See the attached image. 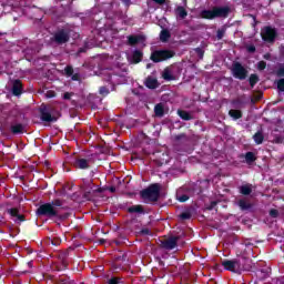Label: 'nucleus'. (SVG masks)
Masks as SVG:
<instances>
[{
  "instance_id": "obj_34",
  "label": "nucleus",
  "mask_w": 284,
  "mask_h": 284,
  "mask_svg": "<svg viewBox=\"0 0 284 284\" xmlns=\"http://www.w3.org/2000/svg\"><path fill=\"white\" fill-rule=\"evenodd\" d=\"M258 81H261V79L258 78V74H256V73H252L248 78V83H250L251 88H254V85H256V83H258Z\"/></svg>"
},
{
  "instance_id": "obj_25",
  "label": "nucleus",
  "mask_w": 284,
  "mask_h": 284,
  "mask_svg": "<svg viewBox=\"0 0 284 284\" xmlns=\"http://www.w3.org/2000/svg\"><path fill=\"white\" fill-rule=\"evenodd\" d=\"M178 116H180L182 121H192L194 119V116H192V114L185 110H178Z\"/></svg>"
},
{
  "instance_id": "obj_52",
  "label": "nucleus",
  "mask_w": 284,
  "mask_h": 284,
  "mask_svg": "<svg viewBox=\"0 0 284 284\" xmlns=\"http://www.w3.org/2000/svg\"><path fill=\"white\" fill-rule=\"evenodd\" d=\"M250 17H252V19H253L252 27H253V28H256V26H258V21L256 20V16L250 14Z\"/></svg>"
},
{
  "instance_id": "obj_8",
  "label": "nucleus",
  "mask_w": 284,
  "mask_h": 284,
  "mask_svg": "<svg viewBox=\"0 0 284 284\" xmlns=\"http://www.w3.org/2000/svg\"><path fill=\"white\" fill-rule=\"evenodd\" d=\"M71 165L72 168H75V170H90L92 165V160L91 159H85L81 156H74L71 159Z\"/></svg>"
},
{
  "instance_id": "obj_6",
  "label": "nucleus",
  "mask_w": 284,
  "mask_h": 284,
  "mask_svg": "<svg viewBox=\"0 0 284 284\" xmlns=\"http://www.w3.org/2000/svg\"><path fill=\"white\" fill-rule=\"evenodd\" d=\"M174 141V150H176V152H187V148H190L192 143V138L185 133H181L175 135Z\"/></svg>"
},
{
  "instance_id": "obj_38",
  "label": "nucleus",
  "mask_w": 284,
  "mask_h": 284,
  "mask_svg": "<svg viewBox=\"0 0 284 284\" xmlns=\"http://www.w3.org/2000/svg\"><path fill=\"white\" fill-rule=\"evenodd\" d=\"M225 31H226L225 28L219 29L216 31V39H217V41H221L223 39V37H225Z\"/></svg>"
},
{
  "instance_id": "obj_47",
  "label": "nucleus",
  "mask_w": 284,
  "mask_h": 284,
  "mask_svg": "<svg viewBox=\"0 0 284 284\" xmlns=\"http://www.w3.org/2000/svg\"><path fill=\"white\" fill-rule=\"evenodd\" d=\"M216 205H219V202L217 201H212L207 206H206V210L209 212H212V210H214V207H216Z\"/></svg>"
},
{
  "instance_id": "obj_33",
  "label": "nucleus",
  "mask_w": 284,
  "mask_h": 284,
  "mask_svg": "<svg viewBox=\"0 0 284 284\" xmlns=\"http://www.w3.org/2000/svg\"><path fill=\"white\" fill-rule=\"evenodd\" d=\"M254 161H256V154H254V152H251V151L246 152L245 162L247 163V165H252Z\"/></svg>"
},
{
  "instance_id": "obj_29",
  "label": "nucleus",
  "mask_w": 284,
  "mask_h": 284,
  "mask_svg": "<svg viewBox=\"0 0 284 284\" xmlns=\"http://www.w3.org/2000/svg\"><path fill=\"white\" fill-rule=\"evenodd\" d=\"M142 40H143V36H129L128 37V43L130 45H136V44L141 43Z\"/></svg>"
},
{
  "instance_id": "obj_27",
  "label": "nucleus",
  "mask_w": 284,
  "mask_h": 284,
  "mask_svg": "<svg viewBox=\"0 0 284 284\" xmlns=\"http://www.w3.org/2000/svg\"><path fill=\"white\" fill-rule=\"evenodd\" d=\"M55 283L74 284V280L70 278V276H68V275H60L58 278H55Z\"/></svg>"
},
{
  "instance_id": "obj_10",
  "label": "nucleus",
  "mask_w": 284,
  "mask_h": 284,
  "mask_svg": "<svg viewBox=\"0 0 284 284\" xmlns=\"http://www.w3.org/2000/svg\"><path fill=\"white\" fill-rule=\"evenodd\" d=\"M52 41L58 45H63L70 41V29H59L52 38Z\"/></svg>"
},
{
  "instance_id": "obj_15",
  "label": "nucleus",
  "mask_w": 284,
  "mask_h": 284,
  "mask_svg": "<svg viewBox=\"0 0 284 284\" xmlns=\"http://www.w3.org/2000/svg\"><path fill=\"white\" fill-rule=\"evenodd\" d=\"M145 88L149 90H156L159 88L160 83L159 80L152 75H149L144 81Z\"/></svg>"
},
{
  "instance_id": "obj_24",
  "label": "nucleus",
  "mask_w": 284,
  "mask_h": 284,
  "mask_svg": "<svg viewBox=\"0 0 284 284\" xmlns=\"http://www.w3.org/2000/svg\"><path fill=\"white\" fill-rule=\"evenodd\" d=\"M253 141L256 143V145H263V142L265 141V135L263 134V130L257 131L253 135Z\"/></svg>"
},
{
  "instance_id": "obj_48",
  "label": "nucleus",
  "mask_w": 284,
  "mask_h": 284,
  "mask_svg": "<svg viewBox=\"0 0 284 284\" xmlns=\"http://www.w3.org/2000/svg\"><path fill=\"white\" fill-rule=\"evenodd\" d=\"M268 214L272 219H278V210L276 209H272Z\"/></svg>"
},
{
  "instance_id": "obj_28",
  "label": "nucleus",
  "mask_w": 284,
  "mask_h": 284,
  "mask_svg": "<svg viewBox=\"0 0 284 284\" xmlns=\"http://www.w3.org/2000/svg\"><path fill=\"white\" fill-rule=\"evenodd\" d=\"M175 17H178L179 19H185V17H187V10H185V7H176Z\"/></svg>"
},
{
  "instance_id": "obj_39",
  "label": "nucleus",
  "mask_w": 284,
  "mask_h": 284,
  "mask_svg": "<svg viewBox=\"0 0 284 284\" xmlns=\"http://www.w3.org/2000/svg\"><path fill=\"white\" fill-rule=\"evenodd\" d=\"M276 77H280V79H283L284 77V64H280L278 69L275 71Z\"/></svg>"
},
{
  "instance_id": "obj_7",
  "label": "nucleus",
  "mask_w": 284,
  "mask_h": 284,
  "mask_svg": "<svg viewBox=\"0 0 284 284\" xmlns=\"http://www.w3.org/2000/svg\"><path fill=\"white\" fill-rule=\"evenodd\" d=\"M231 72L234 79H239V81H245L247 79L248 71L241 62H233Z\"/></svg>"
},
{
  "instance_id": "obj_42",
  "label": "nucleus",
  "mask_w": 284,
  "mask_h": 284,
  "mask_svg": "<svg viewBox=\"0 0 284 284\" xmlns=\"http://www.w3.org/2000/svg\"><path fill=\"white\" fill-rule=\"evenodd\" d=\"M178 201L180 203H185L186 201H190V195L187 194L178 195Z\"/></svg>"
},
{
  "instance_id": "obj_35",
  "label": "nucleus",
  "mask_w": 284,
  "mask_h": 284,
  "mask_svg": "<svg viewBox=\"0 0 284 284\" xmlns=\"http://www.w3.org/2000/svg\"><path fill=\"white\" fill-rule=\"evenodd\" d=\"M123 281L119 276H112L111 278L108 280V284H122Z\"/></svg>"
},
{
  "instance_id": "obj_56",
  "label": "nucleus",
  "mask_w": 284,
  "mask_h": 284,
  "mask_svg": "<svg viewBox=\"0 0 284 284\" xmlns=\"http://www.w3.org/2000/svg\"><path fill=\"white\" fill-rule=\"evenodd\" d=\"M94 192H97L98 194H103V192H105V189L98 187Z\"/></svg>"
},
{
  "instance_id": "obj_32",
  "label": "nucleus",
  "mask_w": 284,
  "mask_h": 284,
  "mask_svg": "<svg viewBox=\"0 0 284 284\" xmlns=\"http://www.w3.org/2000/svg\"><path fill=\"white\" fill-rule=\"evenodd\" d=\"M0 132L2 136H6V139H10V128H8V122L0 124Z\"/></svg>"
},
{
  "instance_id": "obj_50",
  "label": "nucleus",
  "mask_w": 284,
  "mask_h": 284,
  "mask_svg": "<svg viewBox=\"0 0 284 284\" xmlns=\"http://www.w3.org/2000/svg\"><path fill=\"white\" fill-rule=\"evenodd\" d=\"M100 94H110V89H108L106 87H100L99 90Z\"/></svg>"
},
{
  "instance_id": "obj_53",
  "label": "nucleus",
  "mask_w": 284,
  "mask_h": 284,
  "mask_svg": "<svg viewBox=\"0 0 284 284\" xmlns=\"http://www.w3.org/2000/svg\"><path fill=\"white\" fill-rule=\"evenodd\" d=\"M16 219H18V221H20V223H23V221H26V215H21L18 213Z\"/></svg>"
},
{
  "instance_id": "obj_55",
  "label": "nucleus",
  "mask_w": 284,
  "mask_h": 284,
  "mask_svg": "<svg viewBox=\"0 0 284 284\" xmlns=\"http://www.w3.org/2000/svg\"><path fill=\"white\" fill-rule=\"evenodd\" d=\"M72 81H79V73H73L71 75Z\"/></svg>"
},
{
  "instance_id": "obj_58",
  "label": "nucleus",
  "mask_w": 284,
  "mask_h": 284,
  "mask_svg": "<svg viewBox=\"0 0 284 284\" xmlns=\"http://www.w3.org/2000/svg\"><path fill=\"white\" fill-rule=\"evenodd\" d=\"M106 190H109V192H111L112 194H114V192H116L115 186H109Z\"/></svg>"
},
{
  "instance_id": "obj_36",
  "label": "nucleus",
  "mask_w": 284,
  "mask_h": 284,
  "mask_svg": "<svg viewBox=\"0 0 284 284\" xmlns=\"http://www.w3.org/2000/svg\"><path fill=\"white\" fill-rule=\"evenodd\" d=\"M180 219H181L182 221H190V219H192V213L189 212V211L182 212V213L180 214Z\"/></svg>"
},
{
  "instance_id": "obj_61",
  "label": "nucleus",
  "mask_w": 284,
  "mask_h": 284,
  "mask_svg": "<svg viewBox=\"0 0 284 284\" xmlns=\"http://www.w3.org/2000/svg\"><path fill=\"white\" fill-rule=\"evenodd\" d=\"M88 194H90V192H85V193H84V196H88Z\"/></svg>"
},
{
  "instance_id": "obj_13",
  "label": "nucleus",
  "mask_w": 284,
  "mask_h": 284,
  "mask_svg": "<svg viewBox=\"0 0 284 284\" xmlns=\"http://www.w3.org/2000/svg\"><path fill=\"white\" fill-rule=\"evenodd\" d=\"M176 245H179V236H170L161 242V247L163 250H174Z\"/></svg>"
},
{
  "instance_id": "obj_30",
  "label": "nucleus",
  "mask_w": 284,
  "mask_h": 284,
  "mask_svg": "<svg viewBox=\"0 0 284 284\" xmlns=\"http://www.w3.org/2000/svg\"><path fill=\"white\" fill-rule=\"evenodd\" d=\"M162 78L164 81H174L176 79L174 74H172V70L170 68H165L164 71L162 72Z\"/></svg>"
},
{
  "instance_id": "obj_45",
  "label": "nucleus",
  "mask_w": 284,
  "mask_h": 284,
  "mask_svg": "<svg viewBox=\"0 0 284 284\" xmlns=\"http://www.w3.org/2000/svg\"><path fill=\"white\" fill-rule=\"evenodd\" d=\"M140 234L142 235V236H152V231H150V229H142L141 231H140Z\"/></svg>"
},
{
  "instance_id": "obj_21",
  "label": "nucleus",
  "mask_w": 284,
  "mask_h": 284,
  "mask_svg": "<svg viewBox=\"0 0 284 284\" xmlns=\"http://www.w3.org/2000/svg\"><path fill=\"white\" fill-rule=\"evenodd\" d=\"M245 100H244V97H240V98H236V99H233L231 101V104L236 109V110H241V108H245Z\"/></svg>"
},
{
  "instance_id": "obj_19",
  "label": "nucleus",
  "mask_w": 284,
  "mask_h": 284,
  "mask_svg": "<svg viewBox=\"0 0 284 284\" xmlns=\"http://www.w3.org/2000/svg\"><path fill=\"white\" fill-rule=\"evenodd\" d=\"M154 114L158 119H163L165 116V105L163 103L155 104Z\"/></svg>"
},
{
  "instance_id": "obj_46",
  "label": "nucleus",
  "mask_w": 284,
  "mask_h": 284,
  "mask_svg": "<svg viewBox=\"0 0 284 284\" xmlns=\"http://www.w3.org/2000/svg\"><path fill=\"white\" fill-rule=\"evenodd\" d=\"M246 52L254 54V52H256V47L254 44L246 45Z\"/></svg>"
},
{
  "instance_id": "obj_49",
  "label": "nucleus",
  "mask_w": 284,
  "mask_h": 284,
  "mask_svg": "<svg viewBox=\"0 0 284 284\" xmlns=\"http://www.w3.org/2000/svg\"><path fill=\"white\" fill-rule=\"evenodd\" d=\"M128 241V237L123 236L114 241L115 245H123Z\"/></svg>"
},
{
  "instance_id": "obj_26",
  "label": "nucleus",
  "mask_w": 284,
  "mask_h": 284,
  "mask_svg": "<svg viewBox=\"0 0 284 284\" xmlns=\"http://www.w3.org/2000/svg\"><path fill=\"white\" fill-rule=\"evenodd\" d=\"M171 37H172V33H170V30H168V29H163L160 32V41H162V43H168V41H170Z\"/></svg>"
},
{
  "instance_id": "obj_59",
  "label": "nucleus",
  "mask_w": 284,
  "mask_h": 284,
  "mask_svg": "<svg viewBox=\"0 0 284 284\" xmlns=\"http://www.w3.org/2000/svg\"><path fill=\"white\" fill-rule=\"evenodd\" d=\"M275 143H283V138L282 136L275 138Z\"/></svg>"
},
{
  "instance_id": "obj_40",
  "label": "nucleus",
  "mask_w": 284,
  "mask_h": 284,
  "mask_svg": "<svg viewBox=\"0 0 284 284\" xmlns=\"http://www.w3.org/2000/svg\"><path fill=\"white\" fill-rule=\"evenodd\" d=\"M8 214H10V216H13L17 219V216H19V209L17 207H11V209H8Z\"/></svg>"
},
{
  "instance_id": "obj_31",
  "label": "nucleus",
  "mask_w": 284,
  "mask_h": 284,
  "mask_svg": "<svg viewBox=\"0 0 284 284\" xmlns=\"http://www.w3.org/2000/svg\"><path fill=\"white\" fill-rule=\"evenodd\" d=\"M240 194L243 196H250V194H252V184H244L240 186Z\"/></svg>"
},
{
  "instance_id": "obj_4",
  "label": "nucleus",
  "mask_w": 284,
  "mask_h": 284,
  "mask_svg": "<svg viewBox=\"0 0 284 284\" xmlns=\"http://www.w3.org/2000/svg\"><path fill=\"white\" fill-rule=\"evenodd\" d=\"M174 57H176V52L169 49H160L153 51L150 55V59L153 63H163V61L174 59Z\"/></svg>"
},
{
  "instance_id": "obj_18",
  "label": "nucleus",
  "mask_w": 284,
  "mask_h": 284,
  "mask_svg": "<svg viewBox=\"0 0 284 284\" xmlns=\"http://www.w3.org/2000/svg\"><path fill=\"white\" fill-rule=\"evenodd\" d=\"M141 61H143V51L134 50L130 62L136 65L138 63H141Z\"/></svg>"
},
{
  "instance_id": "obj_43",
  "label": "nucleus",
  "mask_w": 284,
  "mask_h": 284,
  "mask_svg": "<svg viewBox=\"0 0 284 284\" xmlns=\"http://www.w3.org/2000/svg\"><path fill=\"white\" fill-rule=\"evenodd\" d=\"M195 54H197L199 59H203L205 55V51L202 48H195Z\"/></svg>"
},
{
  "instance_id": "obj_1",
  "label": "nucleus",
  "mask_w": 284,
  "mask_h": 284,
  "mask_svg": "<svg viewBox=\"0 0 284 284\" xmlns=\"http://www.w3.org/2000/svg\"><path fill=\"white\" fill-rule=\"evenodd\" d=\"M59 210H64L63 207V200L54 199L51 202H47L41 204L36 214L38 216H45L47 219H58L59 221H63V219H68V215H61Z\"/></svg>"
},
{
  "instance_id": "obj_57",
  "label": "nucleus",
  "mask_w": 284,
  "mask_h": 284,
  "mask_svg": "<svg viewBox=\"0 0 284 284\" xmlns=\"http://www.w3.org/2000/svg\"><path fill=\"white\" fill-rule=\"evenodd\" d=\"M48 99H52L55 97L54 92L53 91H49L48 94H47Z\"/></svg>"
},
{
  "instance_id": "obj_51",
  "label": "nucleus",
  "mask_w": 284,
  "mask_h": 284,
  "mask_svg": "<svg viewBox=\"0 0 284 284\" xmlns=\"http://www.w3.org/2000/svg\"><path fill=\"white\" fill-rule=\"evenodd\" d=\"M63 99H64L65 101H70V100L72 99V93L65 92V93L63 94Z\"/></svg>"
},
{
  "instance_id": "obj_3",
  "label": "nucleus",
  "mask_w": 284,
  "mask_h": 284,
  "mask_svg": "<svg viewBox=\"0 0 284 284\" xmlns=\"http://www.w3.org/2000/svg\"><path fill=\"white\" fill-rule=\"evenodd\" d=\"M141 199L143 201H150L151 203H156L159 199L161 197V184L160 183H153L149 185V187L143 189L140 192Z\"/></svg>"
},
{
  "instance_id": "obj_11",
  "label": "nucleus",
  "mask_w": 284,
  "mask_h": 284,
  "mask_svg": "<svg viewBox=\"0 0 284 284\" xmlns=\"http://www.w3.org/2000/svg\"><path fill=\"white\" fill-rule=\"evenodd\" d=\"M237 262L240 265V274H243V272H252V270H254V262L245 254H242L237 258Z\"/></svg>"
},
{
  "instance_id": "obj_23",
  "label": "nucleus",
  "mask_w": 284,
  "mask_h": 284,
  "mask_svg": "<svg viewBox=\"0 0 284 284\" xmlns=\"http://www.w3.org/2000/svg\"><path fill=\"white\" fill-rule=\"evenodd\" d=\"M229 116H231V119H233V121H239V119H243V111H241L239 109H231L229 111Z\"/></svg>"
},
{
  "instance_id": "obj_5",
  "label": "nucleus",
  "mask_w": 284,
  "mask_h": 284,
  "mask_svg": "<svg viewBox=\"0 0 284 284\" xmlns=\"http://www.w3.org/2000/svg\"><path fill=\"white\" fill-rule=\"evenodd\" d=\"M39 114L41 121L44 123H54L57 122V116H54V108L52 104H41L39 108Z\"/></svg>"
},
{
  "instance_id": "obj_22",
  "label": "nucleus",
  "mask_w": 284,
  "mask_h": 284,
  "mask_svg": "<svg viewBox=\"0 0 284 284\" xmlns=\"http://www.w3.org/2000/svg\"><path fill=\"white\" fill-rule=\"evenodd\" d=\"M237 205L242 212H247V210H252V203L247 202L245 199H240L237 201Z\"/></svg>"
},
{
  "instance_id": "obj_2",
  "label": "nucleus",
  "mask_w": 284,
  "mask_h": 284,
  "mask_svg": "<svg viewBox=\"0 0 284 284\" xmlns=\"http://www.w3.org/2000/svg\"><path fill=\"white\" fill-rule=\"evenodd\" d=\"M232 9L230 7H213L212 10L204 9L200 12L201 19L212 21L213 19H227Z\"/></svg>"
},
{
  "instance_id": "obj_14",
  "label": "nucleus",
  "mask_w": 284,
  "mask_h": 284,
  "mask_svg": "<svg viewBox=\"0 0 284 284\" xmlns=\"http://www.w3.org/2000/svg\"><path fill=\"white\" fill-rule=\"evenodd\" d=\"M60 263L55 264L53 266V270L55 272H63L64 270H68V253H62L59 255Z\"/></svg>"
},
{
  "instance_id": "obj_20",
  "label": "nucleus",
  "mask_w": 284,
  "mask_h": 284,
  "mask_svg": "<svg viewBox=\"0 0 284 284\" xmlns=\"http://www.w3.org/2000/svg\"><path fill=\"white\" fill-rule=\"evenodd\" d=\"M129 214H145V210L143 209V205L138 204V205H132L128 207Z\"/></svg>"
},
{
  "instance_id": "obj_9",
  "label": "nucleus",
  "mask_w": 284,
  "mask_h": 284,
  "mask_svg": "<svg viewBox=\"0 0 284 284\" xmlns=\"http://www.w3.org/2000/svg\"><path fill=\"white\" fill-rule=\"evenodd\" d=\"M261 37L265 41V43H274V41H276V38L278 37V31H276L275 28L266 26L263 28Z\"/></svg>"
},
{
  "instance_id": "obj_37",
  "label": "nucleus",
  "mask_w": 284,
  "mask_h": 284,
  "mask_svg": "<svg viewBox=\"0 0 284 284\" xmlns=\"http://www.w3.org/2000/svg\"><path fill=\"white\" fill-rule=\"evenodd\" d=\"M64 74L65 77H72L74 74V68H72V65H67L64 68Z\"/></svg>"
},
{
  "instance_id": "obj_54",
  "label": "nucleus",
  "mask_w": 284,
  "mask_h": 284,
  "mask_svg": "<svg viewBox=\"0 0 284 284\" xmlns=\"http://www.w3.org/2000/svg\"><path fill=\"white\" fill-rule=\"evenodd\" d=\"M122 1V3H124V6H126V8H130V6H131V1L132 0H121Z\"/></svg>"
},
{
  "instance_id": "obj_17",
  "label": "nucleus",
  "mask_w": 284,
  "mask_h": 284,
  "mask_svg": "<svg viewBox=\"0 0 284 284\" xmlns=\"http://www.w3.org/2000/svg\"><path fill=\"white\" fill-rule=\"evenodd\" d=\"M26 132V125L22 123H16L10 125V136L17 135V134H23Z\"/></svg>"
},
{
  "instance_id": "obj_16",
  "label": "nucleus",
  "mask_w": 284,
  "mask_h": 284,
  "mask_svg": "<svg viewBox=\"0 0 284 284\" xmlns=\"http://www.w3.org/2000/svg\"><path fill=\"white\" fill-rule=\"evenodd\" d=\"M12 94L13 97H21V94H23V83L21 82V80L13 81Z\"/></svg>"
},
{
  "instance_id": "obj_60",
  "label": "nucleus",
  "mask_w": 284,
  "mask_h": 284,
  "mask_svg": "<svg viewBox=\"0 0 284 284\" xmlns=\"http://www.w3.org/2000/svg\"><path fill=\"white\" fill-rule=\"evenodd\" d=\"M142 136H143L144 139H148V135H146L145 133H143V132H142Z\"/></svg>"
},
{
  "instance_id": "obj_12",
  "label": "nucleus",
  "mask_w": 284,
  "mask_h": 284,
  "mask_svg": "<svg viewBox=\"0 0 284 284\" xmlns=\"http://www.w3.org/2000/svg\"><path fill=\"white\" fill-rule=\"evenodd\" d=\"M222 266L226 272H232L233 274H241V266L239 265L237 258L224 260L222 261Z\"/></svg>"
},
{
  "instance_id": "obj_44",
  "label": "nucleus",
  "mask_w": 284,
  "mask_h": 284,
  "mask_svg": "<svg viewBox=\"0 0 284 284\" xmlns=\"http://www.w3.org/2000/svg\"><path fill=\"white\" fill-rule=\"evenodd\" d=\"M265 68H267V62H265L263 60L257 62V70L263 71V70H265Z\"/></svg>"
},
{
  "instance_id": "obj_41",
  "label": "nucleus",
  "mask_w": 284,
  "mask_h": 284,
  "mask_svg": "<svg viewBox=\"0 0 284 284\" xmlns=\"http://www.w3.org/2000/svg\"><path fill=\"white\" fill-rule=\"evenodd\" d=\"M277 90L278 92H284V78H281L280 80H277Z\"/></svg>"
},
{
  "instance_id": "obj_62",
  "label": "nucleus",
  "mask_w": 284,
  "mask_h": 284,
  "mask_svg": "<svg viewBox=\"0 0 284 284\" xmlns=\"http://www.w3.org/2000/svg\"><path fill=\"white\" fill-rule=\"evenodd\" d=\"M270 55H264V59H267Z\"/></svg>"
}]
</instances>
